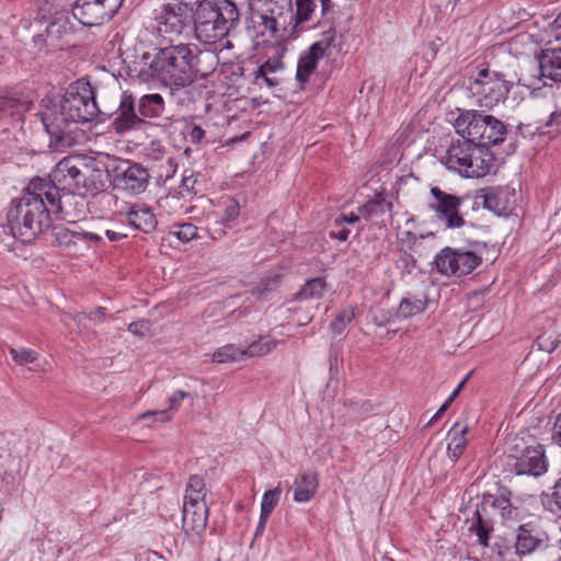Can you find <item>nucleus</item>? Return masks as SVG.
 <instances>
[{"label": "nucleus", "instance_id": "obj_7", "mask_svg": "<svg viewBox=\"0 0 561 561\" xmlns=\"http://www.w3.org/2000/svg\"><path fill=\"white\" fill-rule=\"evenodd\" d=\"M440 162L461 176L478 179L488 174L492 168L493 154L485 147H477L467 138L451 140L440 157Z\"/></svg>", "mask_w": 561, "mask_h": 561}, {"label": "nucleus", "instance_id": "obj_53", "mask_svg": "<svg viewBox=\"0 0 561 561\" xmlns=\"http://www.w3.org/2000/svg\"><path fill=\"white\" fill-rule=\"evenodd\" d=\"M205 137V130L198 126L193 125L188 131L190 141L193 144H199Z\"/></svg>", "mask_w": 561, "mask_h": 561}, {"label": "nucleus", "instance_id": "obj_10", "mask_svg": "<svg viewBox=\"0 0 561 561\" xmlns=\"http://www.w3.org/2000/svg\"><path fill=\"white\" fill-rule=\"evenodd\" d=\"M430 194L427 208L433 213V219L446 229H457L465 226L466 220L460 214L461 197L447 193L438 186H432Z\"/></svg>", "mask_w": 561, "mask_h": 561}, {"label": "nucleus", "instance_id": "obj_24", "mask_svg": "<svg viewBox=\"0 0 561 561\" xmlns=\"http://www.w3.org/2000/svg\"><path fill=\"white\" fill-rule=\"evenodd\" d=\"M468 430L467 423L456 422L448 432L447 457L454 463L461 457L468 445L466 437Z\"/></svg>", "mask_w": 561, "mask_h": 561}, {"label": "nucleus", "instance_id": "obj_57", "mask_svg": "<svg viewBox=\"0 0 561 561\" xmlns=\"http://www.w3.org/2000/svg\"><path fill=\"white\" fill-rule=\"evenodd\" d=\"M104 236L108 239L111 242H118L123 239L127 238V233L122 231H115L111 229L104 230Z\"/></svg>", "mask_w": 561, "mask_h": 561}, {"label": "nucleus", "instance_id": "obj_32", "mask_svg": "<svg viewBox=\"0 0 561 561\" xmlns=\"http://www.w3.org/2000/svg\"><path fill=\"white\" fill-rule=\"evenodd\" d=\"M284 64L279 58L267 59L263 65L260 66L256 75V79L263 78L268 87H275L278 84V79L271 77V75L282 70Z\"/></svg>", "mask_w": 561, "mask_h": 561}, {"label": "nucleus", "instance_id": "obj_16", "mask_svg": "<svg viewBox=\"0 0 561 561\" xmlns=\"http://www.w3.org/2000/svg\"><path fill=\"white\" fill-rule=\"evenodd\" d=\"M548 534L534 522L519 525L516 529L515 552L519 557L528 556L547 547Z\"/></svg>", "mask_w": 561, "mask_h": 561}, {"label": "nucleus", "instance_id": "obj_61", "mask_svg": "<svg viewBox=\"0 0 561 561\" xmlns=\"http://www.w3.org/2000/svg\"><path fill=\"white\" fill-rule=\"evenodd\" d=\"M547 125L548 126L556 125L558 127H561V113H557V112L552 113Z\"/></svg>", "mask_w": 561, "mask_h": 561}, {"label": "nucleus", "instance_id": "obj_18", "mask_svg": "<svg viewBox=\"0 0 561 561\" xmlns=\"http://www.w3.org/2000/svg\"><path fill=\"white\" fill-rule=\"evenodd\" d=\"M208 520V506L206 502L183 504L182 528L190 536H202L206 530Z\"/></svg>", "mask_w": 561, "mask_h": 561}, {"label": "nucleus", "instance_id": "obj_26", "mask_svg": "<svg viewBox=\"0 0 561 561\" xmlns=\"http://www.w3.org/2000/svg\"><path fill=\"white\" fill-rule=\"evenodd\" d=\"M321 57L310 49L300 55L296 72V79L300 89H304L305 84L309 81L310 76L317 69V65Z\"/></svg>", "mask_w": 561, "mask_h": 561}, {"label": "nucleus", "instance_id": "obj_27", "mask_svg": "<svg viewBox=\"0 0 561 561\" xmlns=\"http://www.w3.org/2000/svg\"><path fill=\"white\" fill-rule=\"evenodd\" d=\"M138 112L145 118H158L164 112V100L158 93L146 94L139 99Z\"/></svg>", "mask_w": 561, "mask_h": 561}, {"label": "nucleus", "instance_id": "obj_1", "mask_svg": "<svg viewBox=\"0 0 561 561\" xmlns=\"http://www.w3.org/2000/svg\"><path fill=\"white\" fill-rule=\"evenodd\" d=\"M99 113L92 85L77 80L68 85L59 103L49 96L42 99L35 116L49 136V148L64 151L73 144L70 125L90 122Z\"/></svg>", "mask_w": 561, "mask_h": 561}, {"label": "nucleus", "instance_id": "obj_23", "mask_svg": "<svg viewBox=\"0 0 561 561\" xmlns=\"http://www.w3.org/2000/svg\"><path fill=\"white\" fill-rule=\"evenodd\" d=\"M296 12L293 10L289 13V34L287 38L290 41L296 39L302 28L300 25L305 22H308L316 9V3L313 0H296Z\"/></svg>", "mask_w": 561, "mask_h": 561}, {"label": "nucleus", "instance_id": "obj_21", "mask_svg": "<svg viewBox=\"0 0 561 561\" xmlns=\"http://www.w3.org/2000/svg\"><path fill=\"white\" fill-rule=\"evenodd\" d=\"M32 101L18 98L10 93H0V118L10 116L14 122L22 123L25 114L33 108Z\"/></svg>", "mask_w": 561, "mask_h": 561}, {"label": "nucleus", "instance_id": "obj_11", "mask_svg": "<svg viewBox=\"0 0 561 561\" xmlns=\"http://www.w3.org/2000/svg\"><path fill=\"white\" fill-rule=\"evenodd\" d=\"M481 262V256L473 251L457 250L449 247L437 253L434 260V264L440 274L457 277L470 274Z\"/></svg>", "mask_w": 561, "mask_h": 561}, {"label": "nucleus", "instance_id": "obj_13", "mask_svg": "<svg viewBox=\"0 0 561 561\" xmlns=\"http://www.w3.org/2000/svg\"><path fill=\"white\" fill-rule=\"evenodd\" d=\"M160 32L181 34L184 28L193 23V8L187 3L174 0L163 7V11L157 18Z\"/></svg>", "mask_w": 561, "mask_h": 561}, {"label": "nucleus", "instance_id": "obj_31", "mask_svg": "<svg viewBox=\"0 0 561 561\" xmlns=\"http://www.w3.org/2000/svg\"><path fill=\"white\" fill-rule=\"evenodd\" d=\"M474 517L476 520L472 523L469 529L477 535L480 545L488 547L489 535L493 530V525L490 520L482 516L480 508L476 510Z\"/></svg>", "mask_w": 561, "mask_h": 561}, {"label": "nucleus", "instance_id": "obj_40", "mask_svg": "<svg viewBox=\"0 0 561 561\" xmlns=\"http://www.w3.org/2000/svg\"><path fill=\"white\" fill-rule=\"evenodd\" d=\"M240 215V205L234 198H229L225 204V209L219 224L224 227L231 228L232 224Z\"/></svg>", "mask_w": 561, "mask_h": 561}, {"label": "nucleus", "instance_id": "obj_34", "mask_svg": "<svg viewBox=\"0 0 561 561\" xmlns=\"http://www.w3.org/2000/svg\"><path fill=\"white\" fill-rule=\"evenodd\" d=\"M336 31L331 27L322 34L321 39L313 43L309 49L316 53L321 58L325 56H330L332 54V49L334 48Z\"/></svg>", "mask_w": 561, "mask_h": 561}, {"label": "nucleus", "instance_id": "obj_6", "mask_svg": "<svg viewBox=\"0 0 561 561\" xmlns=\"http://www.w3.org/2000/svg\"><path fill=\"white\" fill-rule=\"evenodd\" d=\"M251 15L250 27L256 36L275 42H289V13L291 0H248Z\"/></svg>", "mask_w": 561, "mask_h": 561}, {"label": "nucleus", "instance_id": "obj_48", "mask_svg": "<svg viewBox=\"0 0 561 561\" xmlns=\"http://www.w3.org/2000/svg\"><path fill=\"white\" fill-rule=\"evenodd\" d=\"M81 317L88 318L89 320L93 321L94 323H102L105 320L106 317V309L103 307H98L95 310L91 311L90 313H81L78 314V320H81Z\"/></svg>", "mask_w": 561, "mask_h": 561}, {"label": "nucleus", "instance_id": "obj_54", "mask_svg": "<svg viewBox=\"0 0 561 561\" xmlns=\"http://www.w3.org/2000/svg\"><path fill=\"white\" fill-rule=\"evenodd\" d=\"M67 24H68V21H55V22H51L48 26H47V33L48 35H54V34H60L61 32H66L67 31Z\"/></svg>", "mask_w": 561, "mask_h": 561}, {"label": "nucleus", "instance_id": "obj_33", "mask_svg": "<svg viewBox=\"0 0 561 561\" xmlns=\"http://www.w3.org/2000/svg\"><path fill=\"white\" fill-rule=\"evenodd\" d=\"M426 301L419 298H404L401 300L397 311V318L408 319L423 312Z\"/></svg>", "mask_w": 561, "mask_h": 561}, {"label": "nucleus", "instance_id": "obj_14", "mask_svg": "<svg viewBox=\"0 0 561 561\" xmlns=\"http://www.w3.org/2000/svg\"><path fill=\"white\" fill-rule=\"evenodd\" d=\"M514 460L513 469L518 476L540 477L548 471L549 462L540 444L526 447Z\"/></svg>", "mask_w": 561, "mask_h": 561}, {"label": "nucleus", "instance_id": "obj_15", "mask_svg": "<svg viewBox=\"0 0 561 561\" xmlns=\"http://www.w3.org/2000/svg\"><path fill=\"white\" fill-rule=\"evenodd\" d=\"M146 122L136 112L135 99L131 94L124 92L121 98L119 106L115 113V117L111 123V128L117 135H123L130 130L140 129Z\"/></svg>", "mask_w": 561, "mask_h": 561}, {"label": "nucleus", "instance_id": "obj_46", "mask_svg": "<svg viewBox=\"0 0 561 561\" xmlns=\"http://www.w3.org/2000/svg\"><path fill=\"white\" fill-rule=\"evenodd\" d=\"M186 398H192L191 393L184 390H176L172 396L169 397V413L173 410H178L182 403V401Z\"/></svg>", "mask_w": 561, "mask_h": 561}, {"label": "nucleus", "instance_id": "obj_2", "mask_svg": "<svg viewBox=\"0 0 561 561\" xmlns=\"http://www.w3.org/2000/svg\"><path fill=\"white\" fill-rule=\"evenodd\" d=\"M53 214L68 216L58 190L50 180L34 178L21 196L12 199L7 219L12 236L30 242L51 227Z\"/></svg>", "mask_w": 561, "mask_h": 561}, {"label": "nucleus", "instance_id": "obj_47", "mask_svg": "<svg viewBox=\"0 0 561 561\" xmlns=\"http://www.w3.org/2000/svg\"><path fill=\"white\" fill-rule=\"evenodd\" d=\"M150 323L147 320H139L131 322L128 325V331L135 335L144 336L147 332H149Z\"/></svg>", "mask_w": 561, "mask_h": 561}, {"label": "nucleus", "instance_id": "obj_29", "mask_svg": "<svg viewBox=\"0 0 561 561\" xmlns=\"http://www.w3.org/2000/svg\"><path fill=\"white\" fill-rule=\"evenodd\" d=\"M207 491L203 477L194 474L191 476L185 489V496L183 504H193L196 502H205Z\"/></svg>", "mask_w": 561, "mask_h": 561}, {"label": "nucleus", "instance_id": "obj_51", "mask_svg": "<svg viewBox=\"0 0 561 561\" xmlns=\"http://www.w3.org/2000/svg\"><path fill=\"white\" fill-rule=\"evenodd\" d=\"M551 440L553 444L561 447V413L558 414L554 419L551 433Z\"/></svg>", "mask_w": 561, "mask_h": 561}, {"label": "nucleus", "instance_id": "obj_22", "mask_svg": "<svg viewBox=\"0 0 561 561\" xmlns=\"http://www.w3.org/2000/svg\"><path fill=\"white\" fill-rule=\"evenodd\" d=\"M537 59L542 78L561 82V47L542 49Z\"/></svg>", "mask_w": 561, "mask_h": 561}, {"label": "nucleus", "instance_id": "obj_19", "mask_svg": "<svg viewBox=\"0 0 561 561\" xmlns=\"http://www.w3.org/2000/svg\"><path fill=\"white\" fill-rule=\"evenodd\" d=\"M482 198L484 208L502 216L516 203V193L511 186L489 187L484 190Z\"/></svg>", "mask_w": 561, "mask_h": 561}, {"label": "nucleus", "instance_id": "obj_36", "mask_svg": "<svg viewBox=\"0 0 561 561\" xmlns=\"http://www.w3.org/2000/svg\"><path fill=\"white\" fill-rule=\"evenodd\" d=\"M244 358L242 348L237 347L233 344H226L219 347L213 354V362L215 363H231L238 362Z\"/></svg>", "mask_w": 561, "mask_h": 561}, {"label": "nucleus", "instance_id": "obj_35", "mask_svg": "<svg viewBox=\"0 0 561 561\" xmlns=\"http://www.w3.org/2000/svg\"><path fill=\"white\" fill-rule=\"evenodd\" d=\"M282 490L277 486L273 490H268L263 494L261 503V526L266 524L270 515L278 504Z\"/></svg>", "mask_w": 561, "mask_h": 561}, {"label": "nucleus", "instance_id": "obj_39", "mask_svg": "<svg viewBox=\"0 0 561 561\" xmlns=\"http://www.w3.org/2000/svg\"><path fill=\"white\" fill-rule=\"evenodd\" d=\"M354 309L351 307L345 308L336 314L335 319L331 322L330 328L335 334L340 335L345 331L346 327L354 320Z\"/></svg>", "mask_w": 561, "mask_h": 561}, {"label": "nucleus", "instance_id": "obj_64", "mask_svg": "<svg viewBox=\"0 0 561 561\" xmlns=\"http://www.w3.org/2000/svg\"><path fill=\"white\" fill-rule=\"evenodd\" d=\"M459 0H455V2H458Z\"/></svg>", "mask_w": 561, "mask_h": 561}, {"label": "nucleus", "instance_id": "obj_52", "mask_svg": "<svg viewBox=\"0 0 561 561\" xmlns=\"http://www.w3.org/2000/svg\"><path fill=\"white\" fill-rule=\"evenodd\" d=\"M351 231L345 228V225H341V227L336 228L335 224L333 225V228L330 231V237L332 239H337L340 241H346Z\"/></svg>", "mask_w": 561, "mask_h": 561}, {"label": "nucleus", "instance_id": "obj_59", "mask_svg": "<svg viewBox=\"0 0 561 561\" xmlns=\"http://www.w3.org/2000/svg\"><path fill=\"white\" fill-rule=\"evenodd\" d=\"M449 405H450L449 402L445 401L443 403V405L438 409V411L434 414V416L428 421V423L426 424V427L431 426L435 422H437V420L446 412V410L449 408Z\"/></svg>", "mask_w": 561, "mask_h": 561}, {"label": "nucleus", "instance_id": "obj_5", "mask_svg": "<svg viewBox=\"0 0 561 561\" xmlns=\"http://www.w3.org/2000/svg\"><path fill=\"white\" fill-rule=\"evenodd\" d=\"M239 16L237 5L230 0H204L193 12L196 36L205 44L221 41L236 26Z\"/></svg>", "mask_w": 561, "mask_h": 561}, {"label": "nucleus", "instance_id": "obj_49", "mask_svg": "<svg viewBox=\"0 0 561 561\" xmlns=\"http://www.w3.org/2000/svg\"><path fill=\"white\" fill-rule=\"evenodd\" d=\"M187 171H185L182 182H181V188L187 193H195V185L197 183V178L194 175L193 172L190 174H186Z\"/></svg>", "mask_w": 561, "mask_h": 561}, {"label": "nucleus", "instance_id": "obj_56", "mask_svg": "<svg viewBox=\"0 0 561 561\" xmlns=\"http://www.w3.org/2000/svg\"><path fill=\"white\" fill-rule=\"evenodd\" d=\"M359 220V217L355 215L354 213H351L350 215H340L335 218V227L339 228L341 225L345 224H355Z\"/></svg>", "mask_w": 561, "mask_h": 561}, {"label": "nucleus", "instance_id": "obj_38", "mask_svg": "<svg viewBox=\"0 0 561 561\" xmlns=\"http://www.w3.org/2000/svg\"><path fill=\"white\" fill-rule=\"evenodd\" d=\"M275 346L273 341L266 337L251 343L247 348H242L244 357H259L268 354Z\"/></svg>", "mask_w": 561, "mask_h": 561}, {"label": "nucleus", "instance_id": "obj_20", "mask_svg": "<svg viewBox=\"0 0 561 561\" xmlns=\"http://www.w3.org/2000/svg\"><path fill=\"white\" fill-rule=\"evenodd\" d=\"M121 214L123 215V211ZM124 215L130 227L144 233H150L157 228L158 220L146 205L134 204L127 208Z\"/></svg>", "mask_w": 561, "mask_h": 561}, {"label": "nucleus", "instance_id": "obj_45", "mask_svg": "<svg viewBox=\"0 0 561 561\" xmlns=\"http://www.w3.org/2000/svg\"><path fill=\"white\" fill-rule=\"evenodd\" d=\"M493 507L500 511L501 516L504 519H510L513 517V511L514 507L511 503V501L505 496H500L493 500L492 502Z\"/></svg>", "mask_w": 561, "mask_h": 561}, {"label": "nucleus", "instance_id": "obj_4", "mask_svg": "<svg viewBox=\"0 0 561 561\" xmlns=\"http://www.w3.org/2000/svg\"><path fill=\"white\" fill-rule=\"evenodd\" d=\"M59 191L81 197L95 196L106 190L110 172L102 157L73 154L62 158L49 179Z\"/></svg>", "mask_w": 561, "mask_h": 561}, {"label": "nucleus", "instance_id": "obj_50", "mask_svg": "<svg viewBox=\"0 0 561 561\" xmlns=\"http://www.w3.org/2000/svg\"><path fill=\"white\" fill-rule=\"evenodd\" d=\"M549 497L556 506L561 510V477L554 482L551 494H542V497Z\"/></svg>", "mask_w": 561, "mask_h": 561}, {"label": "nucleus", "instance_id": "obj_43", "mask_svg": "<svg viewBox=\"0 0 561 561\" xmlns=\"http://www.w3.org/2000/svg\"><path fill=\"white\" fill-rule=\"evenodd\" d=\"M172 419L169 410H149L137 416V421H150V423L160 422L165 423Z\"/></svg>", "mask_w": 561, "mask_h": 561}, {"label": "nucleus", "instance_id": "obj_9", "mask_svg": "<svg viewBox=\"0 0 561 561\" xmlns=\"http://www.w3.org/2000/svg\"><path fill=\"white\" fill-rule=\"evenodd\" d=\"M512 87L505 73L483 68L469 83L468 91L478 105L492 108L506 100Z\"/></svg>", "mask_w": 561, "mask_h": 561}, {"label": "nucleus", "instance_id": "obj_58", "mask_svg": "<svg viewBox=\"0 0 561 561\" xmlns=\"http://www.w3.org/2000/svg\"><path fill=\"white\" fill-rule=\"evenodd\" d=\"M469 377H470V374H468L466 376V378L462 379V381L458 385V387L447 398L446 401L449 402V404H451V402L458 397V394L460 393L461 389L463 388V386L468 381Z\"/></svg>", "mask_w": 561, "mask_h": 561}, {"label": "nucleus", "instance_id": "obj_28", "mask_svg": "<svg viewBox=\"0 0 561 561\" xmlns=\"http://www.w3.org/2000/svg\"><path fill=\"white\" fill-rule=\"evenodd\" d=\"M561 343V322L553 320L548 328L537 337V345L540 351L551 353Z\"/></svg>", "mask_w": 561, "mask_h": 561}, {"label": "nucleus", "instance_id": "obj_3", "mask_svg": "<svg viewBox=\"0 0 561 561\" xmlns=\"http://www.w3.org/2000/svg\"><path fill=\"white\" fill-rule=\"evenodd\" d=\"M216 60L214 53H197V47L190 44L169 45L158 49L150 62V69L156 76L172 89V94L179 101L192 102V92L187 89L195 80L199 69L198 58Z\"/></svg>", "mask_w": 561, "mask_h": 561}, {"label": "nucleus", "instance_id": "obj_17", "mask_svg": "<svg viewBox=\"0 0 561 561\" xmlns=\"http://www.w3.org/2000/svg\"><path fill=\"white\" fill-rule=\"evenodd\" d=\"M149 173L147 169L138 163L127 165L126 169H116L114 176L115 187L131 195H138L148 186Z\"/></svg>", "mask_w": 561, "mask_h": 561}, {"label": "nucleus", "instance_id": "obj_55", "mask_svg": "<svg viewBox=\"0 0 561 561\" xmlns=\"http://www.w3.org/2000/svg\"><path fill=\"white\" fill-rule=\"evenodd\" d=\"M80 236L79 242L88 241L94 244H100L103 241V237L95 232H78Z\"/></svg>", "mask_w": 561, "mask_h": 561}, {"label": "nucleus", "instance_id": "obj_37", "mask_svg": "<svg viewBox=\"0 0 561 561\" xmlns=\"http://www.w3.org/2000/svg\"><path fill=\"white\" fill-rule=\"evenodd\" d=\"M169 233L176 237L181 242L186 243L198 237V229L195 225L185 222L171 226Z\"/></svg>", "mask_w": 561, "mask_h": 561}, {"label": "nucleus", "instance_id": "obj_60", "mask_svg": "<svg viewBox=\"0 0 561 561\" xmlns=\"http://www.w3.org/2000/svg\"><path fill=\"white\" fill-rule=\"evenodd\" d=\"M320 2H321V12L323 15H325L332 11L334 4L331 0H320Z\"/></svg>", "mask_w": 561, "mask_h": 561}, {"label": "nucleus", "instance_id": "obj_41", "mask_svg": "<svg viewBox=\"0 0 561 561\" xmlns=\"http://www.w3.org/2000/svg\"><path fill=\"white\" fill-rule=\"evenodd\" d=\"M80 236L78 232L67 228H57L55 230V240L60 247H70L79 243Z\"/></svg>", "mask_w": 561, "mask_h": 561}, {"label": "nucleus", "instance_id": "obj_25", "mask_svg": "<svg viewBox=\"0 0 561 561\" xmlns=\"http://www.w3.org/2000/svg\"><path fill=\"white\" fill-rule=\"evenodd\" d=\"M319 485L318 474L314 471H302L294 482V501L309 502L317 493Z\"/></svg>", "mask_w": 561, "mask_h": 561}, {"label": "nucleus", "instance_id": "obj_12", "mask_svg": "<svg viewBox=\"0 0 561 561\" xmlns=\"http://www.w3.org/2000/svg\"><path fill=\"white\" fill-rule=\"evenodd\" d=\"M124 0H77L72 15L85 26H98L110 21Z\"/></svg>", "mask_w": 561, "mask_h": 561}, {"label": "nucleus", "instance_id": "obj_63", "mask_svg": "<svg viewBox=\"0 0 561 561\" xmlns=\"http://www.w3.org/2000/svg\"><path fill=\"white\" fill-rule=\"evenodd\" d=\"M554 25L561 28V13L554 20Z\"/></svg>", "mask_w": 561, "mask_h": 561}, {"label": "nucleus", "instance_id": "obj_62", "mask_svg": "<svg viewBox=\"0 0 561 561\" xmlns=\"http://www.w3.org/2000/svg\"><path fill=\"white\" fill-rule=\"evenodd\" d=\"M265 525L261 526V519L259 520V525L256 527V531H255V536H257L259 534H261L264 529Z\"/></svg>", "mask_w": 561, "mask_h": 561}, {"label": "nucleus", "instance_id": "obj_44", "mask_svg": "<svg viewBox=\"0 0 561 561\" xmlns=\"http://www.w3.org/2000/svg\"><path fill=\"white\" fill-rule=\"evenodd\" d=\"M10 354L18 365L33 363L37 358V353L28 348H10Z\"/></svg>", "mask_w": 561, "mask_h": 561}, {"label": "nucleus", "instance_id": "obj_42", "mask_svg": "<svg viewBox=\"0 0 561 561\" xmlns=\"http://www.w3.org/2000/svg\"><path fill=\"white\" fill-rule=\"evenodd\" d=\"M279 285V277H267L263 278L257 286H255L252 290V294L256 298L263 297L265 294L275 290Z\"/></svg>", "mask_w": 561, "mask_h": 561}, {"label": "nucleus", "instance_id": "obj_8", "mask_svg": "<svg viewBox=\"0 0 561 561\" xmlns=\"http://www.w3.org/2000/svg\"><path fill=\"white\" fill-rule=\"evenodd\" d=\"M454 127L461 137L477 147L495 146L504 141L506 126L496 117L477 110H462L454 122Z\"/></svg>", "mask_w": 561, "mask_h": 561}, {"label": "nucleus", "instance_id": "obj_30", "mask_svg": "<svg viewBox=\"0 0 561 561\" xmlns=\"http://www.w3.org/2000/svg\"><path fill=\"white\" fill-rule=\"evenodd\" d=\"M327 283L322 277L311 278L295 294V300L320 298L323 295Z\"/></svg>", "mask_w": 561, "mask_h": 561}]
</instances>
